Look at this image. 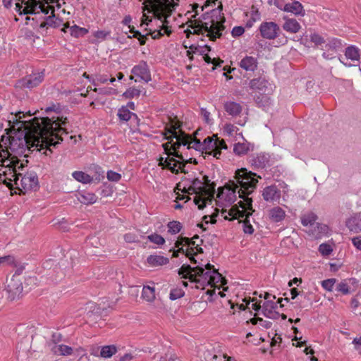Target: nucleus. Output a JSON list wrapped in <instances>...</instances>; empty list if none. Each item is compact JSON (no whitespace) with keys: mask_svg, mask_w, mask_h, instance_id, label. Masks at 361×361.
Listing matches in <instances>:
<instances>
[{"mask_svg":"<svg viewBox=\"0 0 361 361\" xmlns=\"http://www.w3.org/2000/svg\"><path fill=\"white\" fill-rule=\"evenodd\" d=\"M22 113L13 116L9 120L11 133L3 135L0 140V162L4 159L20 160L18 157L26 156V151L35 147L38 150L55 146L63 141L62 135H67L65 128L66 118L53 116L34 117L29 121L21 120Z\"/></svg>","mask_w":361,"mask_h":361,"instance_id":"obj_1","label":"nucleus"},{"mask_svg":"<svg viewBox=\"0 0 361 361\" xmlns=\"http://www.w3.org/2000/svg\"><path fill=\"white\" fill-rule=\"evenodd\" d=\"M179 121H171V126L166 128L165 138L168 140L162 145L167 157H161L159 159V166L162 169L170 170L172 173H178L179 171L185 172L184 159L178 154V149L181 145L187 146L188 149H195L204 152V142L192 137L185 134L180 129Z\"/></svg>","mask_w":361,"mask_h":361,"instance_id":"obj_2","label":"nucleus"},{"mask_svg":"<svg viewBox=\"0 0 361 361\" xmlns=\"http://www.w3.org/2000/svg\"><path fill=\"white\" fill-rule=\"evenodd\" d=\"M192 11H188L186 16H188V27L192 30H188L190 33L202 35L209 39L211 41H215L222 35V32L225 29L224 23L225 18L222 13V8L218 6L216 8L207 10L202 13L199 18H197L200 13L209 7L208 4L200 6L197 4L190 5Z\"/></svg>","mask_w":361,"mask_h":361,"instance_id":"obj_3","label":"nucleus"},{"mask_svg":"<svg viewBox=\"0 0 361 361\" xmlns=\"http://www.w3.org/2000/svg\"><path fill=\"white\" fill-rule=\"evenodd\" d=\"M256 173L248 171L245 168L238 169L234 176L233 180H230L228 183L221 190H219L217 197L225 201L228 204H232L236 200L237 194L243 200L238 204L247 212V215H251L252 210V200L249 197L257 187L258 183Z\"/></svg>","mask_w":361,"mask_h":361,"instance_id":"obj_4","label":"nucleus"},{"mask_svg":"<svg viewBox=\"0 0 361 361\" xmlns=\"http://www.w3.org/2000/svg\"><path fill=\"white\" fill-rule=\"evenodd\" d=\"M178 274L182 279H188L195 283L196 288L204 289L206 286H216L221 280V275L217 269L209 263H199L195 267L183 264L178 269Z\"/></svg>","mask_w":361,"mask_h":361,"instance_id":"obj_5","label":"nucleus"},{"mask_svg":"<svg viewBox=\"0 0 361 361\" xmlns=\"http://www.w3.org/2000/svg\"><path fill=\"white\" fill-rule=\"evenodd\" d=\"M3 165L6 167L8 166V170L11 171L10 174L13 177V184L20 192H25L37 187L38 179L34 173H27L23 176L19 172L24 166L23 163L18 160L12 161L8 159H4Z\"/></svg>","mask_w":361,"mask_h":361,"instance_id":"obj_6","label":"nucleus"},{"mask_svg":"<svg viewBox=\"0 0 361 361\" xmlns=\"http://www.w3.org/2000/svg\"><path fill=\"white\" fill-rule=\"evenodd\" d=\"M249 86L255 93V99L259 106H265L269 104V95L273 92L274 85L265 77L252 79Z\"/></svg>","mask_w":361,"mask_h":361,"instance_id":"obj_7","label":"nucleus"},{"mask_svg":"<svg viewBox=\"0 0 361 361\" xmlns=\"http://www.w3.org/2000/svg\"><path fill=\"white\" fill-rule=\"evenodd\" d=\"M54 0H17L15 10L19 15L48 14L44 3H53Z\"/></svg>","mask_w":361,"mask_h":361,"instance_id":"obj_8","label":"nucleus"},{"mask_svg":"<svg viewBox=\"0 0 361 361\" xmlns=\"http://www.w3.org/2000/svg\"><path fill=\"white\" fill-rule=\"evenodd\" d=\"M54 4L58 8L61 6L59 0H54L53 3H44V8L47 9L48 14H43L44 20L39 25L38 32L42 35H47L49 29L59 27L62 24V20L54 14Z\"/></svg>","mask_w":361,"mask_h":361,"instance_id":"obj_9","label":"nucleus"},{"mask_svg":"<svg viewBox=\"0 0 361 361\" xmlns=\"http://www.w3.org/2000/svg\"><path fill=\"white\" fill-rule=\"evenodd\" d=\"M195 238L199 239V237L196 236L192 239H189L188 238H180L177 240L175 245L176 247L178 248V250L173 252V257H177L178 256V252H185V256L188 257L192 262L196 264L197 262L195 259L194 256L197 253L203 252V250L195 243V241L194 240Z\"/></svg>","mask_w":361,"mask_h":361,"instance_id":"obj_10","label":"nucleus"},{"mask_svg":"<svg viewBox=\"0 0 361 361\" xmlns=\"http://www.w3.org/2000/svg\"><path fill=\"white\" fill-rule=\"evenodd\" d=\"M176 6H173L172 4L170 5V9H169V12H166V13H163L164 16H161V18H159L160 15H157L155 11L158 8V5H153L152 6V11H153V16L155 18V20L159 21L160 25L159 27H160L158 30H154L152 32H151L152 37L153 39H159L161 36H163L164 34L169 35L171 32V26L169 25V18L171 17V15L173 12V11L175 9V7Z\"/></svg>","mask_w":361,"mask_h":361,"instance_id":"obj_11","label":"nucleus"},{"mask_svg":"<svg viewBox=\"0 0 361 361\" xmlns=\"http://www.w3.org/2000/svg\"><path fill=\"white\" fill-rule=\"evenodd\" d=\"M204 152L219 159L221 149H227L224 140H219L216 135L207 137L204 140Z\"/></svg>","mask_w":361,"mask_h":361,"instance_id":"obj_12","label":"nucleus"},{"mask_svg":"<svg viewBox=\"0 0 361 361\" xmlns=\"http://www.w3.org/2000/svg\"><path fill=\"white\" fill-rule=\"evenodd\" d=\"M131 73L133 75L130 77V80L135 82H140L141 80L148 82L151 81V73L147 62L142 61L137 65L135 66L132 70Z\"/></svg>","mask_w":361,"mask_h":361,"instance_id":"obj_13","label":"nucleus"},{"mask_svg":"<svg viewBox=\"0 0 361 361\" xmlns=\"http://www.w3.org/2000/svg\"><path fill=\"white\" fill-rule=\"evenodd\" d=\"M96 176L95 177L91 176L87 173L82 171H75L72 173V177L78 182L82 184H90L94 180L99 181L101 178H104V171L101 167L94 166Z\"/></svg>","mask_w":361,"mask_h":361,"instance_id":"obj_14","label":"nucleus"},{"mask_svg":"<svg viewBox=\"0 0 361 361\" xmlns=\"http://www.w3.org/2000/svg\"><path fill=\"white\" fill-rule=\"evenodd\" d=\"M264 298L267 300L262 305V314L267 318L276 319L279 317V313L276 311L278 305L274 301L275 296L271 295L268 293H265Z\"/></svg>","mask_w":361,"mask_h":361,"instance_id":"obj_15","label":"nucleus"},{"mask_svg":"<svg viewBox=\"0 0 361 361\" xmlns=\"http://www.w3.org/2000/svg\"><path fill=\"white\" fill-rule=\"evenodd\" d=\"M259 30L263 38L269 40L276 39L281 32L280 27L274 22L262 23Z\"/></svg>","mask_w":361,"mask_h":361,"instance_id":"obj_16","label":"nucleus"},{"mask_svg":"<svg viewBox=\"0 0 361 361\" xmlns=\"http://www.w3.org/2000/svg\"><path fill=\"white\" fill-rule=\"evenodd\" d=\"M204 182L199 180L198 178L195 179L192 181V185L189 188L190 190H192V192L195 194H209L214 190V187L210 185L209 181L207 176H204Z\"/></svg>","mask_w":361,"mask_h":361,"instance_id":"obj_17","label":"nucleus"},{"mask_svg":"<svg viewBox=\"0 0 361 361\" xmlns=\"http://www.w3.org/2000/svg\"><path fill=\"white\" fill-rule=\"evenodd\" d=\"M281 195V190L276 185L267 186L262 192L263 199L268 202H279L280 200Z\"/></svg>","mask_w":361,"mask_h":361,"instance_id":"obj_18","label":"nucleus"},{"mask_svg":"<svg viewBox=\"0 0 361 361\" xmlns=\"http://www.w3.org/2000/svg\"><path fill=\"white\" fill-rule=\"evenodd\" d=\"M44 79L43 73H37L27 75L21 80V86L33 88L39 85Z\"/></svg>","mask_w":361,"mask_h":361,"instance_id":"obj_19","label":"nucleus"},{"mask_svg":"<svg viewBox=\"0 0 361 361\" xmlns=\"http://www.w3.org/2000/svg\"><path fill=\"white\" fill-rule=\"evenodd\" d=\"M345 226L350 232H361V212L355 213L345 221Z\"/></svg>","mask_w":361,"mask_h":361,"instance_id":"obj_20","label":"nucleus"},{"mask_svg":"<svg viewBox=\"0 0 361 361\" xmlns=\"http://www.w3.org/2000/svg\"><path fill=\"white\" fill-rule=\"evenodd\" d=\"M154 2V5H158V8L155 11L157 15H161L160 16H164L163 13H166V12H169V9H170V5L172 4L173 6H178L179 0H153Z\"/></svg>","mask_w":361,"mask_h":361,"instance_id":"obj_21","label":"nucleus"},{"mask_svg":"<svg viewBox=\"0 0 361 361\" xmlns=\"http://www.w3.org/2000/svg\"><path fill=\"white\" fill-rule=\"evenodd\" d=\"M75 196L80 203L86 205L95 203L98 199L94 193L86 190L78 192Z\"/></svg>","mask_w":361,"mask_h":361,"instance_id":"obj_22","label":"nucleus"},{"mask_svg":"<svg viewBox=\"0 0 361 361\" xmlns=\"http://www.w3.org/2000/svg\"><path fill=\"white\" fill-rule=\"evenodd\" d=\"M269 155L266 153H259L251 159L252 166L255 169H264L269 165Z\"/></svg>","mask_w":361,"mask_h":361,"instance_id":"obj_23","label":"nucleus"},{"mask_svg":"<svg viewBox=\"0 0 361 361\" xmlns=\"http://www.w3.org/2000/svg\"><path fill=\"white\" fill-rule=\"evenodd\" d=\"M258 62L255 57L246 56L239 63L241 68L246 71L254 72L257 68Z\"/></svg>","mask_w":361,"mask_h":361,"instance_id":"obj_24","label":"nucleus"},{"mask_svg":"<svg viewBox=\"0 0 361 361\" xmlns=\"http://www.w3.org/2000/svg\"><path fill=\"white\" fill-rule=\"evenodd\" d=\"M0 171H2V169H5V171H3L2 173H0V183H3L6 185L8 188L11 190L13 189V177L10 174V171L8 170V166L6 167L5 165L2 164V162H0Z\"/></svg>","mask_w":361,"mask_h":361,"instance_id":"obj_25","label":"nucleus"},{"mask_svg":"<svg viewBox=\"0 0 361 361\" xmlns=\"http://www.w3.org/2000/svg\"><path fill=\"white\" fill-rule=\"evenodd\" d=\"M224 110L228 114L234 117L241 113L243 108L239 103L229 101L224 104Z\"/></svg>","mask_w":361,"mask_h":361,"instance_id":"obj_26","label":"nucleus"},{"mask_svg":"<svg viewBox=\"0 0 361 361\" xmlns=\"http://www.w3.org/2000/svg\"><path fill=\"white\" fill-rule=\"evenodd\" d=\"M284 11L290 12L296 16H304L305 15L303 6L299 1H294L292 4H286L284 8Z\"/></svg>","mask_w":361,"mask_h":361,"instance_id":"obj_27","label":"nucleus"},{"mask_svg":"<svg viewBox=\"0 0 361 361\" xmlns=\"http://www.w3.org/2000/svg\"><path fill=\"white\" fill-rule=\"evenodd\" d=\"M270 219L274 222H280L286 216L285 211L280 207H274L269 211Z\"/></svg>","mask_w":361,"mask_h":361,"instance_id":"obj_28","label":"nucleus"},{"mask_svg":"<svg viewBox=\"0 0 361 361\" xmlns=\"http://www.w3.org/2000/svg\"><path fill=\"white\" fill-rule=\"evenodd\" d=\"M300 28L301 26L300 23L295 19L293 18L286 19L283 25V29L285 31L292 34L297 33Z\"/></svg>","mask_w":361,"mask_h":361,"instance_id":"obj_29","label":"nucleus"},{"mask_svg":"<svg viewBox=\"0 0 361 361\" xmlns=\"http://www.w3.org/2000/svg\"><path fill=\"white\" fill-rule=\"evenodd\" d=\"M120 121H128L130 120L137 121V116L131 111L126 106H122L118 111L117 114Z\"/></svg>","mask_w":361,"mask_h":361,"instance_id":"obj_30","label":"nucleus"},{"mask_svg":"<svg viewBox=\"0 0 361 361\" xmlns=\"http://www.w3.org/2000/svg\"><path fill=\"white\" fill-rule=\"evenodd\" d=\"M147 262L151 267H158L168 264L169 260L161 255H151L147 258Z\"/></svg>","mask_w":361,"mask_h":361,"instance_id":"obj_31","label":"nucleus"},{"mask_svg":"<svg viewBox=\"0 0 361 361\" xmlns=\"http://www.w3.org/2000/svg\"><path fill=\"white\" fill-rule=\"evenodd\" d=\"M255 301V299L251 300L250 298H249L248 299L245 298V299H243L244 303L240 304L239 308L242 310H245L247 308L252 309L255 311H258L261 309L262 306L260 305V302H254Z\"/></svg>","mask_w":361,"mask_h":361,"instance_id":"obj_32","label":"nucleus"},{"mask_svg":"<svg viewBox=\"0 0 361 361\" xmlns=\"http://www.w3.org/2000/svg\"><path fill=\"white\" fill-rule=\"evenodd\" d=\"M142 297L147 302H153L155 299V288L154 286H144Z\"/></svg>","mask_w":361,"mask_h":361,"instance_id":"obj_33","label":"nucleus"},{"mask_svg":"<svg viewBox=\"0 0 361 361\" xmlns=\"http://www.w3.org/2000/svg\"><path fill=\"white\" fill-rule=\"evenodd\" d=\"M65 28H68L71 35L74 37H81L88 33V30L85 27H79L76 25L72 26H66Z\"/></svg>","mask_w":361,"mask_h":361,"instance_id":"obj_34","label":"nucleus"},{"mask_svg":"<svg viewBox=\"0 0 361 361\" xmlns=\"http://www.w3.org/2000/svg\"><path fill=\"white\" fill-rule=\"evenodd\" d=\"M117 353V348L114 345H104L100 349V356L103 358L111 357Z\"/></svg>","mask_w":361,"mask_h":361,"instance_id":"obj_35","label":"nucleus"},{"mask_svg":"<svg viewBox=\"0 0 361 361\" xmlns=\"http://www.w3.org/2000/svg\"><path fill=\"white\" fill-rule=\"evenodd\" d=\"M325 49L334 53L342 47L341 41L336 38L329 39L328 42L324 44Z\"/></svg>","mask_w":361,"mask_h":361,"instance_id":"obj_36","label":"nucleus"},{"mask_svg":"<svg viewBox=\"0 0 361 361\" xmlns=\"http://www.w3.org/2000/svg\"><path fill=\"white\" fill-rule=\"evenodd\" d=\"M345 56L348 59L358 61L360 59V50L355 46L348 47L345 49Z\"/></svg>","mask_w":361,"mask_h":361,"instance_id":"obj_37","label":"nucleus"},{"mask_svg":"<svg viewBox=\"0 0 361 361\" xmlns=\"http://www.w3.org/2000/svg\"><path fill=\"white\" fill-rule=\"evenodd\" d=\"M317 216L312 212L305 214L301 216V223L304 226H312L316 222Z\"/></svg>","mask_w":361,"mask_h":361,"instance_id":"obj_38","label":"nucleus"},{"mask_svg":"<svg viewBox=\"0 0 361 361\" xmlns=\"http://www.w3.org/2000/svg\"><path fill=\"white\" fill-rule=\"evenodd\" d=\"M53 350L61 355H70L73 353V348L66 345H55Z\"/></svg>","mask_w":361,"mask_h":361,"instance_id":"obj_39","label":"nucleus"},{"mask_svg":"<svg viewBox=\"0 0 361 361\" xmlns=\"http://www.w3.org/2000/svg\"><path fill=\"white\" fill-rule=\"evenodd\" d=\"M250 20L247 23V27H252L253 23L260 19V13L257 8L252 6L250 11Z\"/></svg>","mask_w":361,"mask_h":361,"instance_id":"obj_40","label":"nucleus"},{"mask_svg":"<svg viewBox=\"0 0 361 361\" xmlns=\"http://www.w3.org/2000/svg\"><path fill=\"white\" fill-rule=\"evenodd\" d=\"M21 36L28 41H30L31 43H33L35 42L36 39H38L39 37L36 36L34 33V32L28 28H23L20 30Z\"/></svg>","mask_w":361,"mask_h":361,"instance_id":"obj_41","label":"nucleus"},{"mask_svg":"<svg viewBox=\"0 0 361 361\" xmlns=\"http://www.w3.org/2000/svg\"><path fill=\"white\" fill-rule=\"evenodd\" d=\"M249 147L245 143H236L233 147V152L237 155H243L247 153Z\"/></svg>","mask_w":361,"mask_h":361,"instance_id":"obj_42","label":"nucleus"},{"mask_svg":"<svg viewBox=\"0 0 361 361\" xmlns=\"http://www.w3.org/2000/svg\"><path fill=\"white\" fill-rule=\"evenodd\" d=\"M108 80L111 82H114L116 79L115 78H111L109 79L107 75L97 74L93 80V85L96 86L100 83H106Z\"/></svg>","mask_w":361,"mask_h":361,"instance_id":"obj_43","label":"nucleus"},{"mask_svg":"<svg viewBox=\"0 0 361 361\" xmlns=\"http://www.w3.org/2000/svg\"><path fill=\"white\" fill-rule=\"evenodd\" d=\"M168 231L171 234H176L179 233L182 228V225L179 221H172L169 222L168 225Z\"/></svg>","mask_w":361,"mask_h":361,"instance_id":"obj_44","label":"nucleus"},{"mask_svg":"<svg viewBox=\"0 0 361 361\" xmlns=\"http://www.w3.org/2000/svg\"><path fill=\"white\" fill-rule=\"evenodd\" d=\"M250 322L252 324H257L259 326H262L264 329H270L271 327L272 323L269 321L264 320L262 318L257 317V318H252L250 319Z\"/></svg>","mask_w":361,"mask_h":361,"instance_id":"obj_45","label":"nucleus"},{"mask_svg":"<svg viewBox=\"0 0 361 361\" xmlns=\"http://www.w3.org/2000/svg\"><path fill=\"white\" fill-rule=\"evenodd\" d=\"M140 93V90L133 87L126 90V91L123 92V96L126 99H132L139 97Z\"/></svg>","mask_w":361,"mask_h":361,"instance_id":"obj_46","label":"nucleus"},{"mask_svg":"<svg viewBox=\"0 0 361 361\" xmlns=\"http://www.w3.org/2000/svg\"><path fill=\"white\" fill-rule=\"evenodd\" d=\"M147 238L150 242L157 245H162L165 243V239L161 235L156 233L149 235Z\"/></svg>","mask_w":361,"mask_h":361,"instance_id":"obj_47","label":"nucleus"},{"mask_svg":"<svg viewBox=\"0 0 361 361\" xmlns=\"http://www.w3.org/2000/svg\"><path fill=\"white\" fill-rule=\"evenodd\" d=\"M310 39L316 46H322L326 43L324 38L318 33H312L310 35Z\"/></svg>","mask_w":361,"mask_h":361,"instance_id":"obj_48","label":"nucleus"},{"mask_svg":"<svg viewBox=\"0 0 361 361\" xmlns=\"http://www.w3.org/2000/svg\"><path fill=\"white\" fill-rule=\"evenodd\" d=\"M185 294L184 290L180 288H172L170 291L169 298L171 300H175L182 298Z\"/></svg>","mask_w":361,"mask_h":361,"instance_id":"obj_49","label":"nucleus"},{"mask_svg":"<svg viewBox=\"0 0 361 361\" xmlns=\"http://www.w3.org/2000/svg\"><path fill=\"white\" fill-rule=\"evenodd\" d=\"M336 290L343 295H348L350 293V286L345 280L338 283Z\"/></svg>","mask_w":361,"mask_h":361,"instance_id":"obj_50","label":"nucleus"},{"mask_svg":"<svg viewBox=\"0 0 361 361\" xmlns=\"http://www.w3.org/2000/svg\"><path fill=\"white\" fill-rule=\"evenodd\" d=\"M336 279H329L322 281V286L327 291H331L336 283Z\"/></svg>","mask_w":361,"mask_h":361,"instance_id":"obj_51","label":"nucleus"},{"mask_svg":"<svg viewBox=\"0 0 361 361\" xmlns=\"http://www.w3.org/2000/svg\"><path fill=\"white\" fill-rule=\"evenodd\" d=\"M319 251L323 256H328L332 252L333 250L330 245L322 243L319 247Z\"/></svg>","mask_w":361,"mask_h":361,"instance_id":"obj_52","label":"nucleus"},{"mask_svg":"<svg viewBox=\"0 0 361 361\" xmlns=\"http://www.w3.org/2000/svg\"><path fill=\"white\" fill-rule=\"evenodd\" d=\"M106 178L109 181L118 182L121 178V175L117 172L109 170L106 173Z\"/></svg>","mask_w":361,"mask_h":361,"instance_id":"obj_53","label":"nucleus"},{"mask_svg":"<svg viewBox=\"0 0 361 361\" xmlns=\"http://www.w3.org/2000/svg\"><path fill=\"white\" fill-rule=\"evenodd\" d=\"M111 34V32L109 30H97L94 32L93 35L97 39L100 41H103L106 39Z\"/></svg>","mask_w":361,"mask_h":361,"instance_id":"obj_54","label":"nucleus"},{"mask_svg":"<svg viewBox=\"0 0 361 361\" xmlns=\"http://www.w3.org/2000/svg\"><path fill=\"white\" fill-rule=\"evenodd\" d=\"M130 32L133 33V37H136L140 41V45H144L146 42V36L143 35L140 33V32L137 30H135V28L133 27L130 30H129Z\"/></svg>","mask_w":361,"mask_h":361,"instance_id":"obj_55","label":"nucleus"},{"mask_svg":"<svg viewBox=\"0 0 361 361\" xmlns=\"http://www.w3.org/2000/svg\"><path fill=\"white\" fill-rule=\"evenodd\" d=\"M228 217L227 215L224 216L226 219H237L238 216H243V211L236 210L234 209H231L228 213Z\"/></svg>","mask_w":361,"mask_h":361,"instance_id":"obj_56","label":"nucleus"},{"mask_svg":"<svg viewBox=\"0 0 361 361\" xmlns=\"http://www.w3.org/2000/svg\"><path fill=\"white\" fill-rule=\"evenodd\" d=\"M238 128L233 124L227 123L224 126V131L228 135H232L234 133L237 132Z\"/></svg>","mask_w":361,"mask_h":361,"instance_id":"obj_57","label":"nucleus"},{"mask_svg":"<svg viewBox=\"0 0 361 361\" xmlns=\"http://www.w3.org/2000/svg\"><path fill=\"white\" fill-rule=\"evenodd\" d=\"M94 90L96 92L102 94H111L116 92V90L112 87L95 88Z\"/></svg>","mask_w":361,"mask_h":361,"instance_id":"obj_58","label":"nucleus"},{"mask_svg":"<svg viewBox=\"0 0 361 361\" xmlns=\"http://www.w3.org/2000/svg\"><path fill=\"white\" fill-rule=\"evenodd\" d=\"M14 263V258L13 256L6 255L0 257V265L1 264H13Z\"/></svg>","mask_w":361,"mask_h":361,"instance_id":"obj_59","label":"nucleus"},{"mask_svg":"<svg viewBox=\"0 0 361 361\" xmlns=\"http://www.w3.org/2000/svg\"><path fill=\"white\" fill-rule=\"evenodd\" d=\"M44 111L47 114H49L51 112L59 114L60 112V106L59 104H53L49 106L44 109Z\"/></svg>","mask_w":361,"mask_h":361,"instance_id":"obj_60","label":"nucleus"},{"mask_svg":"<svg viewBox=\"0 0 361 361\" xmlns=\"http://www.w3.org/2000/svg\"><path fill=\"white\" fill-rule=\"evenodd\" d=\"M124 240L126 243H135V242L138 241V238L135 234L128 233L125 234Z\"/></svg>","mask_w":361,"mask_h":361,"instance_id":"obj_61","label":"nucleus"},{"mask_svg":"<svg viewBox=\"0 0 361 361\" xmlns=\"http://www.w3.org/2000/svg\"><path fill=\"white\" fill-rule=\"evenodd\" d=\"M201 115L207 123L210 124L212 123V119L210 118V113L206 109H201Z\"/></svg>","mask_w":361,"mask_h":361,"instance_id":"obj_62","label":"nucleus"},{"mask_svg":"<svg viewBox=\"0 0 361 361\" xmlns=\"http://www.w3.org/2000/svg\"><path fill=\"white\" fill-rule=\"evenodd\" d=\"M245 32L244 27L242 26H235L233 28L231 34L233 37L241 36Z\"/></svg>","mask_w":361,"mask_h":361,"instance_id":"obj_63","label":"nucleus"},{"mask_svg":"<svg viewBox=\"0 0 361 361\" xmlns=\"http://www.w3.org/2000/svg\"><path fill=\"white\" fill-rule=\"evenodd\" d=\"M352 243L356 249L361 251V235L353 238Z\"/></svg>","mask_w":361,"mask_h":361,"instance_id":"obj_64","label":"nucleus"}]
</instances>
